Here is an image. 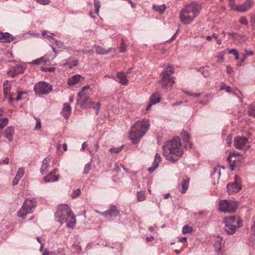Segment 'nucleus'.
I'll return each mask as SVG.
<instances>
[{
    "label": "nucleus",
    "instance_id": "obj_25",
    "mask_svg": "<svg viewBox=\"0 0 255 255\" xmlns=\"http://www.w3.org/2000/svg\"><path fill=\"white\" fill-rule=\"evenodd\" d=\"M14 133V128L12 127H8L4 130V135L9 141H12Z\"/></svg>",
    "mask_w": 255,
    "mask_h": 255
},
{
    "label": "nucleus",
    "instance_id": "obj_45",
    "mask_svg": "<svg viewBox=\"0 0 255 255\" xmlns=\"http://www.w3.org/2000/svg\"><path fill=\"white\" fill-rule=\"evenodd\" d=\"M249 115L251 116L255 117V104L251 107L249 111Z\"/></svg>",
    "mask_w": 255,
    "mask_h": 255
},
{
    "label": "nucleus",
    "instance_id": "obj_61",
    "mask_svg": "<svg viewBox=\"0 0 255 255\" xmlns=\"http://www.w3.org/2000/svg\"><path fill=\"white\" fill-rule=\"evenodd\" d=\"M253 54L254 52L253 51H248L245 54V58H246L248 56L253 55Z\"/></svg>",
    "mask_w": 255,
    "mask_h": 255
},
{
    "label": "nucleus",
    "instance_id": "obj_41",
    "mask_svg": "<svg viewBox=\"0 0 255 255\" xmlns=\"http://www.w3.org/2000/svg\"><path fill=\"white\" fill-rule=\"evenodd\" d=\"M24 173V168L22 167H20L18 169L15 175V177H17V178L20 179L23 176Z\"/></svg>",
    "mask_w": 255,
    "mask_h": 255
},
{
    "label": "nucleus",
    "instance_id": "obj_30",
    "mask_svg": "<svg viewBox=\"0 0 255 255\" xmlns=\"http://www.w3.org/2000/svg\"><path fill=\"white\" fill-rule=\"evenodd\" d=\"M153 9L160 14H163L166 9V6L165 4L161 5H156L153 4L152 5Z\"/></svg>",
    "mask_w": 255,
    "mask_h": 255
},
{
    "label": "nucleus",
    "instance_id": "obj_52",
    "mask_svg": "<svg viewBox=\"0 0 255 255\" xmlns=\"http://www.w3.org/2000/svg\"><path fill=\"white\" fill-rule=\"evenodd\" d=\"M101 107V104L100 102H98L96 104V106H94V105L92 106L93 108H94L96 110V113L97 114L98 113V111H99Z\"/></svg>",
    "mask_w": 255,
    "mask_h": 255
},
{
    "label": "nucleus",
    "instance_id": "obj_5",
    "mask_svg": "<svg viewBox=\"0 0 255 255\" xmlns=\"http://www.w3.org/2000/svg\"><path fill=\"white\" fill-rule=\"evenodd\" d=\"M253 0H228V4L232 10L244 12L251 8Z\"/></svg>",
    "mask_w": 255,
    "mask_h": 255
},
{
    "label": "nucleus",
    "instance_id": "obj_9",
    "mask_svg": "<svg viewBox=\"0 0 255 255\" xmlns=\"http://www.w3.org/2000/svg\"><path fill=\"white\" fill-rule=\"evenodd\" d=\"M12 62L16 63L15 65L11 66V68L7 71V74L11 77H14L16 75L24 72L25 69V64L22 62H16L12 61Z\"/></svg>",
    "mask_w": 255,
    "mask_h": 255
},
{
    "label": "nucleus",
    "instance_id": "obj_6",
    "mask_svg": "<svg viewBox=\"0 0 255 255\" xmlns=\"http://www.w3.org/2000/svg\"><path fill=\"white\" fill-rule=\"evenodd\" d=\"M36 207L35 200L33 198H27L23 202L20 210L17 212V216L24 218L27 215L33 213Z\"/></svg>",
    "mask_w": 255,
    "mask_h": 255
},
{
    "label": "nucleus",
    "instance_id": "obj_7",
    "mask_svg": "<svg viewBox=\"0 0 255 255\" xmlns=\"http://www.w3.org/2000/svg\"><path fill=\"white\" fill-rule=\"evenodd\" d=\"M237 201L231 200H222L218 204L219 210L222 212L230 213L234 212L238 207Z\"/></svg>",
    "mask_w": 255,
    "mask_h": 255
},
{
    "label": "nucleus",
    "instance_id": "obj_64",
    "mask_svg": "<svg viewBox=\"0 0 255 255\" xmlns=\"http://www.w3.org/2000/svg\"><path fill=\"white\" fill-rule=\"evenodd\" d=\"M9 162V158L8 157H6L2 161V163H4V164H8Z\"/></svg>",
    "mask_w": 255,
    "mask_h": 255
},
{
    "label": "nucleus",
    "instance_id": "obj_56",
    "mask_svg": "<svg viewBox=\"0 0 255 255\" xmlns=\"http://www.w3.org/2000/svg\"><path fill=\"white\" fill-rule=\"evenodd\" d=\"M221 89H225L226 92L229 93L231 92V88L230 86H225V85H222L221 87Z\"/></svg>",
    "mask_w": 255,
    "mask_h": 255
},
{
    "label": "nucleus",
    "instance_id": "obj_58",
    "mask_svg": "<svg viewBox=\"0 0 255 255\" xmlns=\"http://www.w3.org/2000/svg\"><path fill=\"white\" fill-rule=\"evenodd\" d=\"M19 180H20V179L17 178V177H15L12 181V184L13 185H15L17 184Z\"/></svg>",
    "mask_w": 255,
    "mask_h": 255
},
{
    "label": "nucleus",
    "instance_id": "obj_62",
    "mask_svg": "<svg viewBox=\"0 0 255 255\" xmlns=\"http://www.w3.org/2000/svg\"><path fill=\"white\" fill-rule=\"evenodd\" d=\"M187 241L186 237H181L179 239V242L181 243H185Z\"/></svg>",
    "mask_w": 255,
    "mask_h": 255
},
{
    "label": "nucleus",
    "instance_id": "obj_19",
    "mask_svg": "<svg viewBox=\"0 0 255 255\" xmlns=\"http://www.w3.org/2000/svg\"><path fill=\"white\" fill-rule=\"evenodd\" d=\"M66 223L67 227L73 229L76 223V217L71 210V213L68 214L66 218Z\"/></svg>",
    "mask_w": 255,
    "mask_h": 255
},
{
    "label": "nucleus",
    "instance_id": "obj_49",
    "mask_svg": "<svg viewBox=\"0 0 255 255\" xmlns=\"http://www.w3.org/2000/svg\"><path fill=\"white\" fill-rule=\"evenodd\" d=\"M239 22L244 25H247L248 24V22L247 19L245 17H242L240 18L239 20Z\"/></svg>",
    "mask_w": 255,
    "mask_h": 255
},
{
    "label": "nucleus",
    "instance_id": "obj_54",
    "mask_svg": "<svg viewBox=\"0 0 255 255\" xmlns=\"http://www.w3.org/2000/svg\"><path fill=\"white\" fill-rule=\"evenodd\" d=\"M232 135L231 134H229L228 137H227V144L229 145V146H231L232 143Z\"/></svg>",
    "mask_w": 255,
    "mask_h": 255
},
{
    "label": "nucleus",
    "instance_id": "obj_31",
    "mask_svg": "<svg viewBox=\"0 0 255 255\" xmlns=\"http://www.w3.org/2000/svg\"><path fill=\"white\" fill-rule=\"evenodd\" d=\"M190 179L187 178L186 179L183 180L181 188H180V192L182 193H184L186 191L187 189L189 187V182Z\"/></svg>",
    "mask_w": 255,
    "mask_h": 255
},
{
    "label": "nucleus",
    "instance_id": "obj_43",
    "mask_svg": "<svg viewBox=\"0 0 255 255\" xmlns=\"http://www.w3.org/2000/svg\"><path fill=\"white\" fill-rule=\"evenodd\" d=\"M224 55H225L224 51H222L218 54V55L217 56V58H218L217 61L218 62L222 63L224 61Z\"/></svg>",
    "mask_w": 255,
    "mask_h": 255
},
{
    "label": "nucleus",
    "instance_id": "obj_55",
    "mask_svg": "<svg viewBox=\"0 0 255 255\" xmlns=\"http://www.w3.org/2000/svg\"><path fill=\"white\" fill-rule=\"evenodd\" d=\"M55 42L56 45L58 47L60 48V49L62 48L64 46L63 43L60 41L55 40Z\"/></svg>",
    "mask_w": 255,
    "mask_h": 255
},
{
    "label": "nucleus",
    "instance_id": "obj_63",
    "mask_svg": "<svg viewBox=\"0 0 255 255\" xmlns=\"http://www.w3.org/2000/svg\"><path fill=\"white\" fill-rule=\"evenodd\" d=\"M153 240H154V237L153 236L147 237L146 239V241L147 242H150L151 241H152Z\"/></svg>",
    "mask_w": 255,
    "mask_h": 255
},
{
    "label": "nucleus",
    "instance_id": "obj_60",
    "mask_svg": "<svg viewBox=\"0 0 255 255\" xmlns=\"http://www.w3.org/2000/svg\"><path fill=\"white\" fill-rule=\"evenodd\" d=\"M84 95H85L84 91H83V90L82 89V90L78 93V96L79 97V98H82V97Z\"/></svg>",
    "mask_w": 255,
    "mask_h": 255
},
{
    "label": "nucleus",
    "instance_id": "obj_1",
    "mask_svg": "<svg viewBox=\"0 0 255 255\" xmlns=\"http://www.w3.org/2000/svg\"><path fill=\"white\" fill-rule=\"evenodd\" d=\"M163 153L166 160L174 163L181 158L183 148L180 138L176 137L163 146Z\"/></svg>",
    "mask_w": 255,
    "mask_h": 255
},
{
    "label": "nucleus",
    "instance_id": "obj_40",
    "mask_svg": "<svg viewBox=\"0 0 255 255\" xmlns=\"http://www.w3.org/2000/svg\"><path fill=\"white\" fill-rule=\"evenodd\" d=\"M94 5L95 7V12L97 15H99L100 8L101 7V3L100 1L98 0H94Z\"/></svg>",
    "mask_w": 255,
    "mask_h": 255
},
{
    "label": "nucleus",
    "instance_id": "obj_12",
    "mask_svg": "<svg viewBox=\"0 0 255 255\" xmlns=\"http://www.w3.org/2000/svg\"><path fill=\"white\" fill-rule=\"evenodd\" d=\"M161 99V96L159 92H155L151 94L149 99V103L145 106L146 111H149L152 106L159 103Z\"/></svg>",
    "mask_w": 255,
    "mask_h": 255
},
{
    "label": "nucleus",
    "instance_id": "obj_21",
    "mask_svg": "<svg viewBox=\"0 0 255 255\" xmlns=\"http://www.w3.org/2000/svg\"><path fill=\"white\" fill-rule=\"evenodd\" d=\"M161 161V157L159 153H156L154 156V161L152 166L148 169L149 173L153 172L159 166V163Z\"/></svg>",
    "mask_w": 255,
    "mask_h": 255
},
{
    "label": "nucleus",
    "instance_id": "obj_24",
    "mask_svg": "<svg viewBox=\"0 0 255 255\" xmlns=\"http://www.w3.org/2000/svg\"><path fill=\"white\" fill-rule=\"evenodd\" d=\"M47 62L49 63L50 60L47 56L45 55L42 57L33 60L30 64L32 65H40L42 64H46Z\"/></svg>",
    "mask_w": 255,
    "mask_h": 255
},
{
    "label": "nucleus",
    "instance_id": "obj_38",
    "mask_svg": "<svg viewBox=\"0 0 255 255\" xmlns=\"http://www.w3.org/2000/svg\"><path fill=\"white\" fill-rule=\"evenodd\" d=\"M227 51H228L229 54H233L235 56V58L236 60H238L239 59V53L236 49H234V48L228 49Z\"/></svg>",
    "mask_w": 255,
    "mask_h": 255
},
{
    "label": "nucleus",
    "instance_id": "obj_22",
    "mask_svg": "<svg viewBox=\"0 0 255 255\" xmlns=\"http://www.w3.org/2000/svg\"><path fill=\"white\" fill-rule=\"evenodd\" d=\"M161 161V157L159 153H156L154 156V161L152 166L148 169L149 173L153 172L159 166V163Z\"/></svg>",
    "mask_w": 255,
    "mask_h": 255
},
{
    "label": "nucleus",
    "instance_id": "obj_14",
    "mask_svg": "<svg viewBox=\"0 0 255 255\" xmlns=\"http://www.w3.org/2000/svg\"><path fill=\"white\" fill-rule=\"evenodd\" d=\"M3 85L4 99L7 100L9 104H12L14 99L12 98V95L10 94L11 87L9 81L8 80L4 81Z\"/></svg>",
    "mask_w": 255,
    "mask_h": 255
},
{
    "label": "nucleus",
    "instance_id": "obj_48",
    "mask_svg": "<svg viewBox=\"0 0 255 255\" xmlns=\"http://www.w3.org/2000/svg\"><path fill=\"white\" fill-rule=\"evenodd\" d=\"M80 193H81L80 190L79 189H77L73 192V193L72 194V196L73 198L76 197L78 196L79 195H80Z\"/></svg>",
    "mask_w": 255,
    "mask_h": 255
},
{
    "label": "nucleus",
    "instance_id": "obj_8",
    "mask_svg": "<svg viewBox=\"0 0 255 255\" xmlns=\"http://www.w3.org/2000/svg\"><path fill=\"white\" fill-rule=\"evenodd\" d=\"M71 208L66 204H60L58 206L57 210L55 214V217L57 222L60 224L66 223V218L69 214L71 213Z\"/></svg>",
    "mask_w": 255,
    "mask_h": 255
},
{
    "label": "nucleus",
    "instance_id": "obj_39",
    "mask_svg": "<svg viewBox=\"0 0 255 255\" xmlns=\"http://www.w3.org/2000/svg\"><path fill=\"white\" fill-rule=\"evenodd\" d=\"M8 123V120L7 118H0V130H2V128L7 125Z\"/></svg>",
    "mask_w": 255,
    "mask_h": 255
},
{
    "label": "nucleus",
    "instance_id": "obj_36",
    "mask_svg": "<svg viewBox=\"0 0 255 255\" xmlns=\"http://www.w3.org/2000/svg\"><path fill=\"white\" fill-rule=\"evenodd\" d=\"M146 195L143 191H138L137 192V200L139 202L145 200Z\"/></svg>",
    "mask_w": 255,
    "mask_h": 255
},
{
    "label": "nucleus",
    "instance_id": "obj_34",
    "mask_svg": "<svg viewBox=\"0 0 255 255\" xmlns=\"http://www.w3.org/2000/svg\"><path fill=\"white\" fill-rule=\"evenodd\" d=\"M94 47L95 48L96 52L98 54H106L109 52V50H105L99 45H94Z\"/></svg>",
    "mask_w": 255,
    "mask_h": 255
},
{
    "label": "nucleus",
    "instance_id": "obj_16",
    "mask_svg": "<svg viewBox=\"0 0 255 255\" xmlns=\"http://www.w3.org/2000/svg\"><path fill=\"white\" fill-rule=\"evenodd\" d=\"M243 159L244 156H239L237 158H231L230 160H227L231 170H234L236 168L240 167Z\"/></svg>",
    "mask_w": 255,
    "mask_h": 255
},
{
    "label": "nucleus",
    "instance_id": "obj_59",
    "mask_svg": "<svg viewBox=\"0 0 255 255\" xmlns=\"http://www.w3.org/2000/svg\"><path fill=\"white\" fill-rule=\"evenodd\" d=\"M251 23L252 26H255V15L252 17Z\"/></svg>",
    "mask_w": 255,
    "mask_h": 255
},
{
    "label": "nucleus",
    "instance_id": "obj_23",
    "mask_svg": "<svg viewBox=\"0 0 255 255\" xmlns=\"http://www.w3.org/2000/svg\"><path fill=\"white\" fill-rule=\"evenodd\" d=\"M81 79H84V78L80 74H76L69 78L67 83L69 86H74L79 83Z\"/></svg>",
    "mask_w": 255,
    "mask_h": 255
},
{
    "label": "nucleus",
    "instance_id": "obj_46",
    "mask_svg": "<svg viewBox=\"0 0 255 255\" xmlns=\"http://www.w3.org/2000/svg\"><path fill=\"white\" fill-rule=\"evenodd\" d=\"M91 169V165L90 163L86 164L84 169V173L87 174Z\"/></svg>",
    "mask_w": 255,
    "mask_h": 255
},
{
    "label": "nucleus",
    "instance_id": "obj_44",
    "mask_svg": "<svg viewBox=\"0 0 255 255\" xmlns=\"http://www.w3.org/2000/svg\"><path fill=\"white\" fill-rule=\"evenodd\" d=\"M26 94V93L24 92H18L17 96L16 98L15 99V101L17 102L18 101L21 100L22 99H23L22 96L25 95Z\"/></svg>",
    "mask_w": 255,
    "mask_h": 255
},
{
    "label": "nucleus",
    "instance_id": "obj_51",
    "mask_svg": "<svg viewBox=\"0 0 255 255\" xmlns=\"http://www.w3.org/2000/svg\"><path fill=\"white\" fill-rule=\"evenodd\" d=\"M41 128V122L39 118L36 119V124L35 126V129H40Z\"/></svg>",
    "mask_w": 255,
    "mask_h": 255
},
{
    "label": "nucleus",
    "instance_id": "obj_17",
    "mask_svg": "<svg viewBox=\"0 0 255 255\" xmlns=\"http://www.w3.org/2000/svg\"><path fill=\"white\" fill-rule=\"evenodd\" d=\"M57 171V169H54L53 171H51L48 175L44 177V181L45 182H53L57 181L59 180V175H56V173Z\"/></svg>",
    "mask_w": 255,
    "mask_h": 255
},
{
    "label": "nucleus",
    "instance_id": "obj_53",
    "mask_svg": "<svg viewBox=\"0 0 255 255\" xmlns=\"http://www.w3.org/2000/svg\"><path fill=\"white\" fill-rule=\"evenodd\" d=\"M119 48H120V51L121 52H124L126 51V45L124 44L123 41L121 43V46H120Z\"/></svg>",
    "mask_w": 255,
    "mask_h": 255
},
{
    "label": "nucleus",
    "instance_id": "obj_29",
    "mask_svg": "<svg viewBox=\"0 0 255 255\" xmlns=\"http://www.w3.org/2000/svg\"><path fill=\"white\" fill-rule=\"evenodd\" d=\"M117 77L119 79L118 82L123 85H126L128 83V80L124 73H118L117 75Z\"/></svg>",
    "mask_w": 255,
    "mask_h": 255
},
{
    "label": "nucleus",
    "instance_id": "obj_32",
    "mask_svg": "<svg viewBox=\"0 0 255 255\" xmlns=\"http://www.w3.org/2000/svg\"><path fill=\"white\" fill-rule=\"evenodd\" d=\"M174 72V68L173 66H168L162 72L161 75L166 74L169 77Z\"/></svg>",
    "mask_w": 255,
    "mask_h": 255
},
{
    "label": "nucleus",
    "instance_id": "obj_35",
    "mask_svg": "<svg viewBox=\"0 0 255 255\" xmlns=\"http://www.w3.org/2000/svg\"><path fill=\"white\" fill-rule=\"evenodd\" d=\"M239 156H243L239 152L233 150L230 152L229 155L227 157V160H230L231 158H237Z\"/></svg>",
    "mask_w": 255,
    "mask_h": 255
},
{
    "label": "nucleus",
    "instance_id": "obj_11",
    "mask_svg": "<svg viewBox=\"0 0 255 255\" xmlns=\"http://www.w3.org/2000/svg\"><path fill=\"white\" fill-rule=\"evenodd\" d=\"M241 180L237 176H235L234 182L228 184L227 185V190L230 194H233L238 192L241 190Z\"/></svg>",
    "mask_w": 255,
    "mask_h": 255
},
{
    "label": "nucleus",
    "instance_id": "obj_3",
    "mask_svg": "<svg viewBox=\"0 0 255 255\" xmlns=\"http://www.w3.org/2000/svg\"><path fill=\"white\" fill-rule=\"evenodd\" d=\"M149 127V121L146 119L138 121L135 123L130 128L128 133V137L132 143H137L146 134Z\"/></svg>",
    "mask_w": 255,
    "mask_h": 255
},
{
    "label": "nucleus",
    "instance_id": "obj_4",
    "mask_svg": "<svg viewBox=\"0 0 255 255\" xmlns=\"http://www.w3.org/2000/svg\"><path fill=\"white\" fill-rule=\"evenodd\" d=\"M224 223L225 224V232L230 235L234 234L237 229L242 225L241 219L238 216L226 217L224 219Z\"/></svg>",
    "mask_w": 255,
    "mask_h": 255
},
{
    "label": "nucleus",
    "instance_id": "obj_57",
    "mask_svg": "<svg viewBox=\"0 0 255 255\" xmlns=\"http://www.w3.org/2000/svg\"><path fill=\"white\" fill-rule=\"evenodd\" d=\"M226 69L227 72L229 74L231 73L233 71V68L229 65L227 66Z\"/></svg>",
    "mask_w": 255,
    "mask_h": 255
},
{
    "label": "nucleus",
    "instance_id": "obj_18",
    "mask_svg": "<svg viewBox=\"0 0 255 255\" xmlns=\"http://www.w3.org/2000/svg\"><path fill=\"white\" fill-rule=\"evenodd\" d=\"M15 37L8 32L0 31V42L10 43L15 39Z\"/></svg>",
    "mask_w": 255,
    "mask_h": 255
},
{
    "label": "nucleus",
    "instance_id": "obj_2",
    "mask_svg": "<svg viewBox=\"0 0 255 255\" xmlns=\"http://www.w3.org/2000/svg\"><path fill=\"white\" fill-rule=\"evenodd\" d=\"M202 9L201 4L196 1L185 5L179 13L181 22L184 25L190 24L199 15Z\"/></svg>",
    "mask_w": 255,
    "mask_h": 255
},
{
    "label": "nucleus",
    "instance_id": "obj_20",
    "mask_svg": "<svg viewBox=\"0 0 255 255\" xmlns=\"http://www.w3.org/2000/svg\"><path fill=\"white\" fill-rule=\"evenodd\" d=\"M77 101L80 104V106L83 108L88 107H91L95 104L94 102L90 101L89 98L88 97H85L83 99L82 98H78Z\"/></svg>",
    "mask_w": 255,
    "mask_h": 255
},
{
    "label": "nucleus",
    "instance_id": "obj_27",
    "mask_svg": "<svg viewBox=\"0 0 255 255\" xmlns=\"http://www.w3.org/2000/svg\"><path fill=\"white\" fill-rule=\"evenodd\" d=\"M119 214V212L117 210L116 207L115 206H112L111 208L107 210L104 213H101L100 214L105 216V217H108V216H116Z\"/></svg>",
    "mask_w": 255,
    "mask_h": 255
},
{
    "label": "nucleus",
    "instance_id": "obj_28",
    "mask_svg": "<svg viewBox=\"0 0 255 255\" xmlns=\"http://www.w3.org/2000/svg\"><path fill=\"white\" fill-rule=\"evenodd\" d=\"M71 113V108L69 104L67 103L64 104L63 108L61 112L62 115L66 118L68 119Z\"/></svg>",
    "mask_w": 255,
    "mask_h": 255
},
{
    "label": "nucleus",
    "instance_id": "obj_47",
    "mask_svg": "<svg viewBox=\"0 0 255 255\" xmlns=\"http://www.w3.org/2000/svg\"><path fill=\"white\" fill-rule=\"evenodd\" d=\"M41 70L44 72H53L55 70V68L54 67H51V68H44V67H41Z\"/></svg>",
    "mask_w": 255,
    "mask_h": 255
},
{
    "label": "nucleus",
    "instance_id": "obj_37",
    "mask_svg": "<svg viewBox=\"0 0 255 255\" xmlns=\"http://www.w3.org/2000/svg\"><path fill=\"white\" fill-rule=\"evenodd\" d=\"M193 232V228L188 225H184L182 230V232L183 234H190Z\"/></svg>",
    "mask_w": 255,
    "mask_h": 255
},
{
    "label": "nucleus",
    "instance_id": "obj_13",
    "mask_svg": "<svg viewBox=\"0 0 255 255\" xmlns=\"http://www.w3.org/2000/svg\"><path fill=\"white\" fill-rule=\"evenodd\" d=\"M161 79L159 83L164 89H167L168 87L171 88L175 83L174 77H169L166 75H161Z\"/></svg>",
    "mask_w": 255,
    "mask_h": 255
},
{
    "label": "nucleus",
    "instance_id": "obj_10",
    "mask_svg": "<svg viewBox=\"0 0 255 255\" xmlns=\"http://www.w3.org/2000/svg\"><path fill=\"white\" fill-rule=\"evenodd\" d=\"M52 89V86L43 82H39L34 86V90L38 94H46Z\"/></svg>",
    "mask_w": 255,
    "mask_h": 255
},
{
    "label": "nucleus",
    "instance_id": "obj_42",
    "mask_svg": "<svg viewBox=\"0 0 255 255\" xmlns=\"http://www.w3.org/2000/svg\"><path fill=\"white\" fill-rule=\"evenodd\" d=\"M124 145L118 147H114L110 149L111 153H117L120 152L123 149Z\"/></svg>",
    "mask_w": 255,
    "mask_h": 255
},
{
    "label": "nucleus",
    "instance_id": "obj_15",
    "mask_svg": "<svg viewBox=\"0 0 255 255\" xmlns=\"http://www.w3.org/2000/svg\"><path fill=\"white\" fill-rule=\"evenodd\" d=\"M248 142V138L243 136L235 137L234 145L238 149H242Z\"/></svg>",
    "mask_w": 255,
    "mask_h": 255
},
{
    "label": "nucleus",
    "instance_id": "obj_33",
    "mask_svg": "<svg viewBox=\"0 0 255 255\" xmlns=\"http://www.w3.org/2000/svg\"><path fill=\"white\" fill-rule=\"evenodd\" d=\"M222 240V239H220V241L218 240L216 241L214 245L215 250L218 254L221 252L223 246Z\"/></svg>",
    "mask_w": 255,
    "mask_h": 255
},
{
    "label": "nucleus",
    "instance_id": "obj_50",
    "mask_svg": "<svg viewBox=\"0 0 255 255\" xmlns=\"http://www.w3.org/2000/svg\"><path fill=\"white\" fill-rule=\"evenodd\" d=\"M182 135L183 136V140L185 141L188 142L190 137L188 133L185 131L183 132L182 133Z\"/></svg>",
    "mask_w": 255,
    "mask_h": 255
},
{
    "label": "nucleus",
    "instance_id": "obj_26",
    "mask_svg": "<svg viewBox=\"0 0 255 255\" xmlns=\"http://www.w3.org/2000/svg\"><path fill=\"white\" fill-rule=\"evenodd\" d=\"M50 158L49 157H45L42 162V164L41 165L40 172L42 174H44L47 173L49 169V163L50 162Z\"/></svg>",
    "mask_w": 255,
    "mask_h": 255
}]
</instances>
